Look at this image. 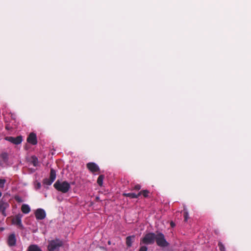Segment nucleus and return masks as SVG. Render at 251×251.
Returning <instances> with one entry per match:
<instances>
[{"instance_id": "2eb2a0df", "label": "nucleus", "mask_w": 251, "mask_h": 251, "mask_svg": "<svg viewBox=\"0 0 251 251\" xmlns=\"http://www.w3.org/2000/svg\"><path fill=\"white\" fill-rule=\"evenodd\" d=\"M30 162L33 164V165L34 167H37L39 165V161L38 158L35 156H31Z\"/></svg>"}, {"instance_id": "a211bd4d", "label": "nucleus", "mask_w": 251, "mask_h": 251, "mask_svg": "<svg viewBox=\"0 0 251 251\" xmlns=\"http://www.w3.org/2000/svg\"><path fill=\"white\" fill-rule=\"evenodd\" d=\"M149 193H150L149 191H148L147 190H142V191H140L138 193V195H139V196H141V195H143L145 198H147L149 197Z\"/></svg>"}, {"instance_id": "39448f33", "label": "nucleus", "mask_w": 251, "mask_h": 251, "mask_svg": "<svg viewBox=\"0 0 251 251\" xmlns=\"http://www.w3.org/2000/svg\"><path fill=\"white\" fill-rule=\"evenodd\" d=\"M56 171L52 168L50 169V177L46 178L43 180V184L47 185H50L56 178Z\"/></svg>"}, {"instance_id": "ddd939ff", "label": "nucleus", "mask_w": 251, "mask_h": 251, "mask_svg": "<svg viewBox=\"0 0 251 251\" xmlns=\"http://www.w3.org/2000/svg\"><path fill=\"white\" fill-rule=\"evenodd\" d=\"M21 210L24 214H28L30 211V208L28 205L24 204L21 207Z\"/></svg>"}, {"instance_id": "f3484780", "label": "nucleus", "mask_w": 251, "mask_h": 251, "mask_svg": "<svg viewBox=\"0 0 251 251\" xmlns=\"http://www.w3.org/2000/svg\"><path fill=\"white\" fill-rule=\"evenodd\" d=\"M14 223L18 226H22V220H21V216L20 215L16 216L14 220Z\"/></svg>"}, {"instance_id": "393cba45", "label": "nucleus", "mask_w": 251, "mask_h": 251, "mask_svg": "<svg viewBox=\"0 0 251 251\" xmlns=\"http://www.w3.org/2000/svg\"><path fill=\"white\" fill-rule=\"evenodd\" d=\"M15 200L18 202H22L23 201L21 197H20L19 196H15Z\"/></svg>"}, {"instance_id": "aec40b11", "label": "nucleus", "mask_w": 251, "mask_h": 251, "mask_svg": "<svg viewBox=\"0 0 251 251\" xmlns=\"http://www.w3.org/2000/svg\"><path fill=\"white\" fill-rule=\"evenodd\" d=\"M218 246L220 251H226L225 246L221 242L219 241L218 242Z\"/></svg>"}, {"instance_id": "6ab92c4d", "label": "nucleus", "mask_w": 251, "mask_h": 251, "mask_svg": "<svg viewBox=\"0 0 251 251\" xmlns=\"http://www.w3.org/2000/svg\"><path fill=\"white\" fill-rule=\"evenodd\" d=\"M104 179V176L102 175H100L97 179V183L100 186H101L103 184V180Z\"/></svg>"}, {"instance_id": "20e7f679", "label": "nucleus", "mask_w": 251, "mask_h": 251, "mask_svg": "<svg viewBox=\"0 0 251 251\" xmlns=\"http://www.w3.org/2000/svg\"><path fill=\"white\" fill-rule=\"evenodd\" d=\"M155 234L154 233H149L145 235V236L141 240L140 245L143 244L147 245H151L154 243L155 241Z\"/></svg>"}, {"instance_id": "b1692460", "label": "nucleus", "mask_w": 251, "mask_h": 251, "mask_svg": "<svg viewBox=\"0 0 251 251\" xmlns=\"http://www.w3.org/2000/svg\"><path fill=\"white\" fill-rule=\"evenodd\" d=\"M184 218V221L186 222L188 219V213L187 211H185L183 214Z\"/></svg>"}, {"instance_id": "c85d7f7f", "label": "nucleus", "mask_w": 251, "mask_h": 251, "mask_svg": "<svg viewBox=\"0 0 251 251\" xmlns=\"http://www.w3.org/2000/svg\"><path fill=\"white\" fill-rule=\"evenodd\" d=\"M111 241H108V244L110 245H111Z\"/></svg>"}, {"instance_id": "6e6552de", "label": "nucleus", "mask_w": 251, "mask_h": 251, "mask_svg": "<svg viewBox=\"0 0 251 251\" xmlns=\"http://www.w3.org/2000/svg\"><path fill=\"white\" fill-rule=\"evenodd\" d=\"M27 142L33 145H36L37 140L36 134L33 132L30 133L27 138Z\"/></svg>"}, {"instance_id": "c756f323", "label": "nucleus", "mask_w": 251, "mask_h": 251, "mask_svg": "<svg viewBox=\"0 0 251 251\" xmlns=\"http://www.w3.org/2000/svg\"><path fill=\"white\" fill-rule=\"evenodd\" d=\"M4 230V228L3 227H1L0 228V230L2 231Z\"/></svg>"}, {"instance_id": "4468645a", "label": "nucleus", "mask_w": 251, "mask_h": 251, "mask_svg": "<svg viewBox=\"0 0 251 251\" xmlns=\"http://www.w3.org/2000/svg\"><path fill=\"white\" fill-rule=\"evenodd\" d=\"M27 251H42L37 245H31L28 247Z\"/></svg>"}, {"instance_id": "7ed1b4c3", "label": "nucleus", "mask_w": 251, "mask_h": 251, "mask_svg": "<svg viewBox=\"0 0 251 251\" xmlns=\"http://www.w3.org/2000/svg\"><path fill=\"white\" fill-rule=\"evenodd\" d=\"M155 240L156 244L160 247H167L169 246V243L166 240L164 234L162 233H158L155 234Z\"/></svg>"}, {"instance_id": "9d476101", "label": "nucleus", "mask_w": 251, "mask_h": 251, "mask_svg": "<svg viewBox=\"0 0 251 251\" xmlns=\"http://www.w3.org/2000/svg\"><path fill=\"white\" fill-rule=\"evenodd\" d=\"M16 238L14 233L10 234L7 239V244L9 247H13L16 245Z\"/></svg>"}, {"instance_id": "4be33fe9", "label": "nucleus", "mask_w": 251, "mask_h": 251, "mask_svg": "<svg viewBox=\"0 0 251 251\" xmlns=\"http://www.w3.org/2000/svg\"><path fill=\"white\" fill-rule=\"evenodd\" d=\"M1 158L5 160L8 158V154L6 152H3L0 154Z\"/></svg>"}, {"instance_id": "dca6fc26", "label": "nucleus", "mask_w": 251, "mask_h": 251, "mask_svg": "<svg viewBox=\"0 0 251 251\" xmlns=\"http://www.w3.org/2000/svg\"><path fill=\"white\" fill-rule=\"evenodd\" d=\"M123 196L126 197H129L131 199L138 198L139 197V195L133 193H124Z\"/></svg>"}, {"instance_id": "9b49d317", "label": "nucleus", "mask_w": 251, "mask_h": 251, "mask_svg": "<svg viewBox=\"0 0 251 251\" xmlns=\"http://www.w3.org/2000/svg\"><path fill=\"white\" fill-rule=\"evenodd\" d=\"M8 207L9 204L7 202L0 201V212L5 217L6 216L5 209Z\"/></svg>"}, {"instance_id": "f03ea898", "label": "nucleus", "mask_w": 251, "mask_h": 251, "mask_svg": "<svg viewBox=\"0 0 251 251\" xmlns=\"http://www.w3.org/2000/svg\"><path fill=\"white\" fill-rule=\"evenodd\" d=\"M63 245L62 240L58 238H55L49 241L48 250L49 251H59V248Z\"/></svg>"}, {"instance_id": "f257e3e1", "label": "nucleus", "mask_w": 251, "mask_h": 251, "mask_svg": "<svg viewBox=\"0 0 251 251\" xmlns=\"http://www.w3.org/2000/svg\"><path fill=\"white\" fill-rule=\"evenodd\" d=\"M53 186L55 189L63 193H67L71 188V186L69 183L66 181L62 182L57 180L53 184Z\"/></svg>"}, {"instance_id": "423d86ee", "label": "nucleus", "mask_w": 251, "mask_h": 251, "mask_svg": "<svg viewBox=\"0 0 251 251\" xmlns=\"http://www.w3.org/2000/svg\"><path fill=\"white\" fill-rule=\"evenodd\" d=\"M5 139L15 145H19L22 143L23 137L22 136H18L16 137L7 136L5 137Z\"/></svg>"}, {"instance_id": "5701e85b", "label": "nucleus", "mask_w": 251, "mask_h": 251, "mask_svg": "<svg viewBox=\"0 0 251 251\" xmlns=\"http://www.w3.org/2000/svg\"><path fill=\"white\" fill-rule=\"evenodd\" d=\"M5 182V179L0 178V187H3Z\"/></svg>"}, {"instance_id": "1a4fd4ad", "label": "nucleus", "mask_w": 251, "mask_h": 251, "mask_svg": "<svg viewBox=\"0 0 251 251\" xmlns=\"http://www.w3.org/2000/svg\"><path fill=\"white\" fill-rule=\"evenodd\" d=\"M87 168L92 173H96L100 171L99 166L94 162H89L87 163Z\"/></svg>"}, {"instance_id": "0eeeda50", "label": "nucleus", "mask_w": 251, "mask_h": 251, "mask_svg": "<svg viewBox=\"0 0 251 251\" xmlns=\"http://www.w3.org/2000/svg\"><path fill=\"white\" fill-rule=\"evenodd\" d=\"M35 216L37 220H42L46 218V213L43 209L38 208L35 212Z\"/></svg>"}, {"instance_id": "bb28decb", "label": "nucleus", "mask_w": 251, "mask_h": 251, "mask_svg": "<svg viewBox=\"0 0 251 251\" xmlns=\"http://www.w3.org/2000/svg\"><path fill=\"white\" fill-rule=\"evenodd\" d=\"M36 189H39L41 187V184L40 182H37L35 186Z\"/></svg>"}, {"instance_id": "7c9ffc66", "label": "nucleus", "mask_w": 251, "mask_h": 251, "mask_svg": "<svg viewBox=\"0 0 251 251\" xmlns=\"http://www.w3.org/2000/svg\"><path fill=\"white\" fill-rule=\"evenodd\" d=\"M1 195H2V194H1V193L0 192V198L1 197Z\"/></svg>"}, {"instance_id": "412c9836", "label": "nucleus", "mask_w": 251, "mask_h": 251, "mask_svg": "<svg viewBox=\"0 0 251 251\" xmlns=\"http://www.w3.org/2000/svg\"><path fill=\"white\" fill-rule=\"evenodd\" d=\"M141 188V186L140 184H136L133 187H132L131 190H136V191H139L140 190Z\"/></svg>"}, {"instance_id": "a878e982", "label": "nucleus", "mask_w": 251, "mask_h": 251, "mask_svg": "<svg viewBox=\"0 0 251 251\" xmlns=\"http://www.w3.org/2000/svg\"><path fill=\"white\" fill-rule=\"evenodd\" d=\"M148 248L145 246H142L140 248L139 251H147Z\"/></svg>"}, {"instance_id": "cd10ccee", "label": "nucleus", "mask_w": 251, "mask_h": 251, "mask_svg": "<svg viewBox=\"0 0 251 251\" xmlns=\"http://www.w3.org/2000/svg\"><path fill=\"white\" fill-rule=\"evenodd\" d=\"M175 224L173 222H171V226L172 227H174L175 226Z\"/></svg>"}, {"instance_id": "f8f14e48", "label": "nucleus", "mask_w": 251, "mask_h": 251, "mask_svg": "<svg viewBox=\"0 0 251 251\" xmlns=\"http://www.w3.org/2000/svg\"><path fill=\"white\" fill-rule=\"evenodd\" d=\"M135 238V236H129L126 238V245L128 247L132 246V243Z\"/></svg>"}]
</instances>
